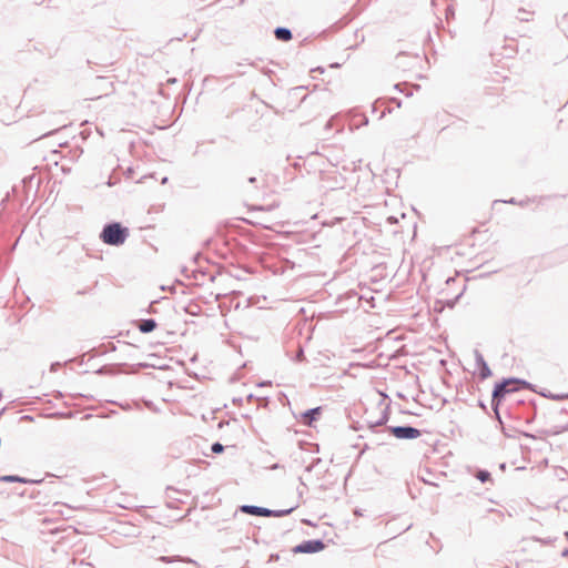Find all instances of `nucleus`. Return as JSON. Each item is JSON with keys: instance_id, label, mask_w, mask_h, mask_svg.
Here are the masks:
<instances>
[{"instance_id": "8", "label": "nucleus", "mask_w": 568, "mask_h": 568, "mask_svg": "<svg viewBox=\"0 0 568 568\" xmlns=\"http://www.w3.org/2000/svg\"><path fill=\"white\" fill-rule=\"evenodd\" d=\"M275 37L281 41H290L292 39V33L288 29L277 28L275 30Z\"/></svg>"}, {"instance_id": "11", "label": "nucleus", "mask_w": 568, "mask_h": 568, "mask_svg": "<svg viewBox=\"0 0 568 568\" xmlns=\"http://www.w3.org/2000/svg\"><path fill=\"white\" fill-rule=\"evenodd\" d=\"M224 450V447L222 444L220 443H215L212 445V452L215 453V454H220Z\"/></svg>"}, {"instance_id": "7", "label": "nucleus", "mask_w": 568, "mask_h": 568, "mask_svg": "<svg viewBox=\"0 0 568 568\" xmlns=\"http://www.w3.org/2000/svg\"><path fill=\"white\" fill-rule=\"evenodd\" d=\"M156 327V323L154 320H143L139 324V329L142 333H150Z\"/></svg>"}, {"instance_id": "3", "label": "nucleus", "mask_w": 568, "mask_h": 568, "mask_svg": "<svg viewBox=\"0 0 568 568\" xmlns=\"http://www.w3.org/2000/svg\"><path fill=\"white\" fill-rule=\"evenodd\" d=\"M324 549L321 540H308L294 548V552H317Z\"/></svg>"}, {"instance_id": "10", "label": "nucleus", "mask_w": 568, "mask_h": 568, "mask_svg": "<svg viewBox=\"0 0 568 568\" xmlns=\"http://www.w3.org/2000/svg\"><path fill=\"white\" fill-rule=\"evenodd\" d=\"M477 478L480 480V481H486L490 478V474L488 471H479L477 474Z\"/></svg>"}, {"instance_id": "12", "label": "nucleus", "mask_w": 568, "mask_h": 568, "mask_svg": "<svg viewBox=\"0 0 568 568\" xmlns=\"http://www.w3.org/2000/svg\"><path fill=\"white\" fill-rule=\"evenodd\" d=\"M291 510H285V511H281V513H277L275 514L276 516H281V515H285V514H288Z\"/></svg>"}, {"instance_id": "4", "label": "nucleus", "mask_w": 568, "mask_h": 568, "mask_svg": "<svg viewBox=\"0 0 568 568\" xmlns=\"http://www.w3.org/2000/svg\"><path fill=\"white\" fill-rule=\"evenodd\" d=\"M514 385H515V382H513V381H507V382L496 385L494 393H493L494 399L499 400L506 394L514 392L516 389V387Z\"/></svg>"}, {"instance_id": "1", "label": "nucleus", "mask_w": 568, "mask_h": 568, "mask_svg": "<svg viewBox=\"0 0 568 568\" xmlns=\"http://www.w3.org/2000/svg\"><path fill=\"white\" fill-rule=\"evenodd\" d=\"M128 235L129 230L126 227H123L120 223H112L103 229L100 237L103 243L118 246L125 242Z\"/></svg>"}, {"instance_id": "5", "label": "nucleus", "mask_w": 568, "mask_h": 568, "mask_svg": "<svg viewBox=\"0 0 568 568\" xmlns=\"http://www.w3.org/2000/svg\"><path fill=\"white\" fill-rule=\"evenodd\" d=\"M241 510L245 514L254 515V516L268 517V516L273 515V513L271 510H268L266 508L256 507V506H242Z\"/></svg>"}, {"instance_id": "6", "label": "nucleus", "mask_w": 568, "mask_h": 568, "mask_svg": "<svg viewBox=\"0 0 568 568\" xmlns=\"http://www.w3.org/2000/svg\"><path fill=\"white\" fill-rule=\"evenodd\" d=\"M320 410H321V408L317 407V408H313V409L305 412L302 415V423L307 426H312L313 420H315L316 416L320 414Z\"/></svg>"}, {"instance_id": "2", "label": "nucleus", "mask_w": 568, "mask_h": 568, "mask_svg": "<svg viewBox=\"0 0 568 568\" xmlns=\"http://www.w3.org/2000/svg\"><path fill=\"white\" fill-rule=\"evenodd\" d=\"M392 434L402 439H414L420 436V430L414 427H394Z\"/></svg>"}, {"instance_id": "9", "label": "nucleus", "mask_w": 568, "mask_h": 568, "mask_svg": "<svg viewBox=\"0 0 568 568\" xmlns=\"http://www.w3.org/2000/svg\"><path fill=\"white\" fill-rule=\"evenodd\" d=\"M2 480L4 481H21V483H26L24 479L18 477V476H4L2 477Z\"/></svg>"}]
</instances>
